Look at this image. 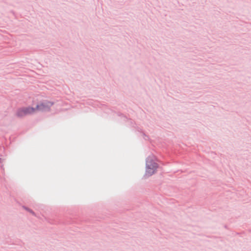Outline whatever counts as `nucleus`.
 I'll use <instances>...</instances> for the list:
<instances>
[{"mask_svg": "<svg viewBox=\"0 0 251 251\" xmlns=\"http://www.w3.org/2000/svg\"><path fill=\"white\" fill-rule=\"evenodd\" d=\"M53 105V102L49 101H46L42 102L36 105L35 109V112L38 111H47L50 109V108Z\"/></svg>", "mask_w": 251, "mask_h": 251, "instance_id": "obj_3", "label": "nucleus"}, {"mask_svg": "<svg viewBox=\"0 0 251 251\" xmlns=\"http://www.w3.org/2000/svg\"><path fill=\"white\" fill-rule=\"evenodd\" d=\"M157 168L158 164L155 160L151 157H148L146 163V175L148 176H151L155 173Z\"/></svg>", "mask_w": 251, "mask_h": 251, "instance_id": "obj_1", "label": "nucleus"}, {"mask_svg": "<svg viewBox=\"0 0 251 251\" xmlns=\"http://www.w3.org/2000/svg\"><path fill=\"white\" fill-rule=\"evenodd\" d=\"M34 113H35V109L34 107L30 106L24 107L18 109L16 111V115L18 117H23Z\"/></svg>", "mask_w": 251, "mask_h": 251, "instance_id": "obj_2", "label": "nucleus"}]
</instances>
